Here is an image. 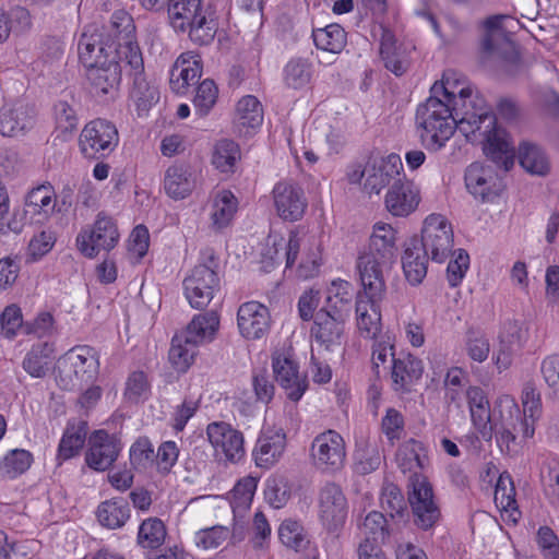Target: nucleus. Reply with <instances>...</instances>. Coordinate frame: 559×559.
I'll use <instances>...</instances> for the list:
<instances>
[{
    "mask_svg": "<svg viewBox=\"0 0 559 559\" xmlns=\"http://www.w3.org/2000/svg\"><path fill=\"white\" fill-rule=\"evenodd\" d=\"M310 457L313 465L323 472L340 471L346 460V447L343 437L332 429L319 433L312 440Z\"/></svg>",
    "mask_w": 559,
    "mask_h": 559,
    "instance_id": "13",
    "label": "nucleus"
},
{
    "mask_svg": "<svg viewBox=\"0 0 559 559\" xmlns=\"http://www.w3.org/2000/svg\"><path fill=\"white\" fill-rule=\"evenodd\" d=\"M258 481L252 476L241 478L233 488L231 504L235 508H248L253 499Z\"/></svg>",
    "mask_w": 559,
    "mask_h": 559,
    "instance_id": "61",
    "label": "nucleus"
},
{
    "mask_svg": "<svg viewBox=\"0 0 559 559\" xmlns=\"http://www.w3.org/2000/svg\"><path fill=\"white\" fill-rule=\"evenodd\" d=\"M396 258V230L385 223L374 224L368 249L357 260L360 283L386 284L385 278Z\"/></svg>",
    "mask_w": 559,
    "mask_h": 559,
    "instance_id": "3",
    "label": "nucleus"
},
{
    "mask_svg": "<svg viewBox=\"0 0 559 559\" xmlns=\"http://www.w3.org/2000/svg\"><path fill=\"white\" fill-rule=\"evenodd\" d=\"M408 503L413 523L421 531H429L441 519V510L435 500L433 489L427 477L415 475L408 484Z\"/></svg>",
    "mask_w": 559,
    "mask_h": 559,
    "instance_id": "8",
    "label": "nucleus"
},
{
    "mask_svg": "<svg viewBox=\"0 0 559 559\" xmlns=\"http://www.w3.org/2000/svg\"><path fill=\"white\" fill-rule=\"evenodd\" d=\"M135 46L122 45L119 53L109 55L95 66L86 69L91 93L102 100H114L118 94L122 80V70L129 64V52L126 50Z\"/></svg>",
    "mask_w": 559,
    "mask_h": 559,
    "instance_id": "5",
    "label": "nucleus"
},
{
    "mask_svg": "<svg viewBox=\"0 0 559 559\" xmlns=\"http://www.w3.org/2000/svg\"><path fill=\"white\" fill-rule=\"evenodd\" d=\"M416 124L420 141L430 152L445 146L455 130L468 142L479 141L486 156L504 171L514 165L515 151L508 134L497 127V118L480 95L468 86L459 88V81L449 73L431 87V96L417 107Z\"/></svg>",
    "mask_w": 559,
    "mask_h": 559,
    "instance_id": "1",
    "label": "nucleus"
},
{
    "mask_svg": "<svg viewBox=\"0 0 559 559\" xmlns=\"http://www.w3.org/2000/svg\"><path fill=\"white\" fill-rule=\"evenodd\" d=\"M278 537L283 545L301 551L310 544L302 525L294 520H285L278 528Z\"/></svg>",
    "mask_w": 559,
    "mask_h": 559,
    "instance_id": "51",
    "label": "nucleus"
},
{
    "mask_svg": "<svg viewBox=\"0 0 559 559\" xmlns=\"http://www.w3.org/2000/svg\"><path fill=\"white\" fill-rule=\"evenodd\" d=\"M381 506L389 512L391 518H403L406 511V503L401 489L394 484H388L383 487L381 493Z\"/></svg>",
    "mask_w": 559,
    "mask_h": 559,
    "instance_id": "56",
    "label": "nucleus"
},
{
    "mask_svg": "<svg viewBox=\"0 0 559 559\" xmlns=\"http://www.w3.org/2000/svg\"><path fill=\"white\" fill-rule=\"evenodd\" d=\"M52 191L51 186H38L28 192L25 199V206L27 207L26 212H31L33 214H48L52 212L53 205L51 204Z\"/></svg>",
    "mask_w": 559,
    "mask_h": 559,
    "instance_id": "55",
    "label": "nucleus"
},
{
    "mask_svg": "<svg viewBox=\"0 0 559 559\" xmlns=\"http://www.w3.org/2000/svg\"><path fill=\"white\" fill-rule=\"evenodd\" d=\"M102 31L105 32L106 38L114 39L116 46L121 47L130 43L132 46H139L133 41L135 26L132 16L126 10H117L112 13L108 26Z\"/></svg>",
    "mask_w": 559,
    "mask_h": 559,
    "instance_id": "36",
    "label": "nucleus"
},
{
    "mask_svg": "<svg viewBox=\"0 0 559 559\" xmlns=\"http://www.w3.org/2000/svg\"><path fill=\"white\" fill-rule=\"evenodd\" d=\"M33 461V454L27 450H10L0 461V479H15L28 471Z\"/></svg>",
    "mask_w": 559,
    "mask_h": 559,
    "instance_id": "41",
    "label": "nucleus"
},
{
    "mask_svg": "<svg viewBox=\"0 0 559 559\" xmlns=\"http://www.w3.org/2000/svg\"><path fill=\"white\" fill-rule=\"evenodd\" d=\"M423 361L409 353L392 354L391 378L393 390L409 391V388L421 378Z\"/></svg>",
    "mask_w": 559,
    "mask_h": 559,
    "instance_id": "26",
    "label": "nucleus"
},
{
    "mask_svg": "<svg viewBox=\"0 0 559 559\" xmlns=\"http://www.w3.org/2000/svg\"><path fill=\"white\" fill-rule=\"evenodd\" d=\"M240 159L239 145L233 140H221L216 143L212 164L222 173H234L237 160Z\"/></svg>",
    "mask_w": 559,
    "mask_h": 559,
    "instance_id": "47",
    "label": "nucleus"
},
{
    "mask_svg": "<svg viewBox=\"0 0 559 559\" xmlns=\"http://www.w3.org/2000/svg\"><path fill=\"white\" fill-rule=\"evenodd\" d=\"M195 187V178L187 164L169 166L164 176V190L174 200H183L191 194Z\"/></svg>",
    "mask_w": 559,
    "mask_h": 559,
    "instance_id": "29",
    "label": "nucleus"
},
{
    "mask_svg": "<svg viewBox=\"0 0 559 559\" xmlns=\"http://www.w3.org/2000/svg\"><path fill=\"white\" fill-rule=\"evenodd\" d=\"M264 496L274 509L283 508L290 498V487L284 477H273L266 480Z\"/></svg>",
    "mask_w": 559,
    "mask_h": 559,
    "instance_id": "53",
    "label": "nucleus"
},
{
    "mask_svg": "<svg viewBox=\"0 0 559 559\" xmlns=\"http://www.w3.org/2000/svg\"><path fill=\"white\" fill-rule=\"evenodd\" d=\"M98 370L97 352L91 346H76L60 361L58 381L63 389L74 390L93 382Z\"/></svg>",
    "mask_w": 559,
    "mask_h": 559,
    "instance_id": "6",
    "label": "nucleus"
},
{
    "mask_svg": "<svg viewBox=\"0 0 559 559\" xmlns=\"http://www.w3.org/2000/svg\"><path fill=\"white\" fill-rule=\"evenodd\" d=\"M166 537V527L158 518L144 520L138 533V543L143 548L156 549L163 545Z\"/></svg>",
    "mask_w": 559,
    "mask_h": 559,
    "instance_id": "49",
    "label": "nucleus"
},
{
    "mask_svg": "<svg viewBox=\"0 0 559 559\" xmlns=\"http://www.w3.org/2000/svg\"><path fill=\"white\" fill-rule=\"evenodd\" d=\"M206 436L217 456L236 463L245 456V440L241 431L225 421H213L206 427Z\"/></svg>",
    "mask_w": 559,
    "mask_h": 559,
    "instance_id": "15",
    "label": "nucleus"
},
{
    "mask_svg": "<svg viewBox=\"0 0 559 559\" xmlns=\"http://www.w3.org/2000/svg\"><path fill=\"white\" fill-rule=\"evenodd\" d=\"M168 22L177 34H187L197 46L213 43L218 29L215 12L203 0H170L167 3Z\"/></svg>",
    "mask_w": 559,
    "mask_h": 559,
    "instance_id": "2",
    "label": "nucleus"
},
{
    "mask_svg": "<svg viewBox=\"0 0 559 559\" xmlns=\"http://www.w3.org/2000/svg\"><path fill=\"white\" fill-rule=\"evenodd\" d=\"M272 367L276 381L292 401H299L308 388L306 377L299 373L298 364L284 353H275Z\"/></svg>",
    "mask_w": 559,
    "mask_h": 559,
    "instance_id": "22",
    "label": "nucleus"
},
{
    "mask_svg": "<svg viewBox=\"0 0 559 559\" xmlns=\"http://www.w3.org/2000/svg\"><path fill=\"white\" fill-rule=\"evenodd\" d=\"M198 348L199 346L188 337L177 333L171 340L168 353L169 362L178 372H187L194 362L199 352Z\"/></svg>",
    "mask_w": 559,
    "mask_h": 559,
    "instance_id": "37",
    "label": "nucleus"
},
{
    "mask_svg": "<svg viewBox=\"0 0 559 559\" xmlns=\"http://www.w3.org/2000/svg\"><path fill=\"white\" fill-rule=\"evenodd\" d=\"M270 322L269 309L258 301L245 302L238 309V329L247 340L263 337L270 329Z\"/></svg>",
    "mask_w": 559,
    "mask_h": 559,
    "instance_id": "24",
    "label": "nucleus"
},
{
    "mask_svg": "<svg viewBox=\"0 0 559 559\" xmlns=\"http://www.w3.org/2000/svg\"><path fill=\"white\" fill-rule=\"evenodd\" d=\"M118 142L116 126L105 119L90 121L80 134V148L86 158L99 159L108 156Z\"/></svg>",
    "mask_w": 559,
    "mask_h": 559,
    "instance_id": "10",
    "label": "nucleus"
},
{
    "mask_svg": "<svg viewBox=\"0 0 559 559\" xmlns=\"http://www.w3.org/2000/svg\"><path fill=\"white\" fill-rule=\"evenodd\" d=\"M380 56L384 67L395 75L400 76L406 72L407 60L396 46L395 35L386 27H381Z\"/></svg>",
    "mask_w": 559,
    "mask_h": 559,
    "instance_id": "35",
    "label": "nucleus"
},
{
    "mask_svg": "<svg viewBox=\"0 0 559 559\" xmlns=\"http://www.w3.org/2000/svg\"><path fill=\"white\" fill-rule=\"evenodd\" d=\"M423 451V443L416 441L414 439L408 440L403 445H401L396 452V463L399 468L403 473H411L408 484L411 483V478L415 475H423L419 473L423 469V457L420 452Z\"/></svg>",
    "mask_w": 559,
    "mask_h": 559,
    "instance_id": "44",
    "label": "nucleus"
},
{
    "mask_svg": "<svg viewBox=\"0 0 559 559\" xmlns=\"http://www.w3.org/2000/svg\"><path fill=\"white\" fill-rule=\"evenodd\" d=\"M469 266V255L466 250L459 249L454 260H451L447 267V277L451 287L461 284Z\"/></svg>",
    "mask_w": 559,
    "mask_h": 559,
    "instance_id": "62",
    "label": "nucleus"
},
{
    "mask_svg": "<svg viewBox=\"0 0 559 559\" xmlns=\"http://www.w3.org/2000/svg\"><path fill=\"white\" fill-rule=\"evenodd\" d=\"M285 447L286 435L282 429L263 431L253 450L255 464L259 467H271L282 456Z\"/></svg>",
    "mask_w": 559,
    "mask_h": 559,
    "instance_id": "27",
    "label": "nucleus"
},
{
    "mask_svg": "<svg viewBox=\"0 0 559 559\" xmlns=\"http://www.w3.org/2000/svg\"><path fill=\"white\" fill-rule=\"evenodd\" d=\"M150 393V383L143 371L132 372L126 382L124 396L128 401L138 403L142 399H146Z\"/></svg>",
    "mask_w": 559,
    "mask_h": 559,
    "instance_id": "60",
    "label": "nucleus"
},
{
    "mask_svg": "<svg viewBox=\"0 0 559 559\" xmlns=\"http://www.w3.org/2000/svg\"><path fill=\"white\" fill-rule=\"evenodd\" d=\"M423 249L432 261L442 263L452 252L453 230L451 224L441 214H431L425 222L419 239Z\"/></svg>",
    "mask_w": 559,
    "mask_h": 559,
    "instance_id": "12",
    "label": "nucleus"
},
{
    "mask_svg": "<svg viewBox=\"0 0 559 559\" xmlns=\"http://www.w3.org/2000/svg\"><path fill=\"white\" fill-rule=\"evenodd\" d=\"M352 289L353 286L347 281L341 278L333 281L323 307L349 316L353 298Z\"/></svg>",
    "mask_w": 559,
    "mask_h": 559,
    "instance_id": "46",
    "label": "nucleus"
},
{
    "mask_svg": "<svg viewBox=\"0 0 559 559\" xmlns=\"http://www.w3.org/2000/svg\"><path fill=\"white\" fill-rule=\"evenodd\" d=\"M465 349L471 359L483 362L490 352L489 341L478 332L468 330L465 340Z\"/></svg>",
    "mask_w": 559,
    "mask_h": 559,
    "instance_id": "59",
    "label": "nucleus"
},
{
    "mask_svg": "<svg viewBox=\"0 0 559 559\" xmlns=\"http://www.w3.org/2000/svg\"><path fill=\"white\" fill-rule=\"evenodd\" d=\"M119 52L120 47L116 46V41L106 38L105 32L95 27L86 28L78 41L79 58L86 69Z\"/></svg>",
    "mask_w": 559,
    "mask_h": 559,
    "instance_id": "18",
    "label": "nucleus"
},
{
    "mask_svg": "<svg viewBox=\"0 0 559 559\" xmlns=\"http://www.w3.org/2000/svg\"><path fill=\"white\" fill-rule=\"evenodd\" d=\"M37 111L25 100L4 104L0 109V133L3 136H23L36 124Z\"/></svg>",
    "mask_w": 559,
    "mask_h": 559,
    "instance_id": "16",
    "label": "nucleus"
},
{
    "mask_svg": "<svg viewBox=\"0 0 559 559\" xmlns=\"http://www.w3.org/2000/svg\"><path fill=\"white\" fill-rule=\"evenodd\" d=\"M219 326V318L215 311L195 314L186 330L180 333L198 346L212 342Z\"/></svg>",
    "mask_w": 559,
    "mask_h": 559,
    "instance_id": "33",
    "label": "nucleus"
},
{
    "mask_svg": "<svg viewBox=\"0 0 559 559\" xmlns=\"http://www.w3.org/2000/svg\"><path fill=\"white\" fill-rule=\"evenodd\" d=\"M503 346L522 348L528 340L527 322L522 319H508L503 322L500 334Z\"/></svg>",
    "mask_w": 559,
    "mask_h": 559,
    "instance_id": "50",
    "label": "nucleus"
},
{
    "mask_svg": "<svg viewBox=\"0 0 559 559\" xmlns=\"http://www.w3.org/2000/svg\"><path fill=\"white\" fill-rule=\"evenodd\" d=\"M537 544L544 559H559V538L549 526H540Z\"/></svg>",
    "mask_w": 559,
    "mask_h": 559,
    "instance_id": "63",
    "label": "nucleus"
},
{
    "mask_svg": "<svg viewBox=\"0 0 559 559\" xmlns=\"http://www.w3.org/2000/svg\"><path fill=\"white\" fill-rule=\"evenodd\" d=\"M429 254L420 246L419 238L412 237L405 243L404 254L402 257V266L406 280L412 285H418L427 274Z\"/></svg>",
    "mask_w": 559,
    "mask_h": 559,
    "instance_id": "28",
    "label": "nucleus"
},
{
    "mask_svg": "<svg viewBox=\"0 0 559 559\" xmlns=\"http://www.w3.org/2000/svg\"><path fill=\"white\" fill-rule=\"evenodd\" d=\"M464 180L468 192L483 202L492 201L504 188L497 173L490 166L480 163H473L466 168Z\"/></svg>",
    "mask_w": 559,
    "mask_h": 559,
    "instance_id": "17",
    "label": "nucleus"
},
{
    "mask_svg": "<svg viewBox=\"0 0 559 559\" xmlns=\"http://www.w3.org/2000/svg\"><path fill=\"white\" fill-rule=\"evenodd\" d=\"M277 215L287 222L299 221L307 209L304 190L293 181H280L272 191Z\"/></svg>",
    "mask_w": 559,
    "mask_h": 559,
    "instance_id": "20",
    "label": "nucleus"
},
{
    "mask_svg": "<svg viewBox=\"0 0 559 559\" xmlns=\"http://www.w3.org/2000/svg\"><path fill=\"white\" fill-rule=\"evenodd\" d=\"M154 461V448L148 438H139L130 448V463L138 469L143 471Z\"/></svg>",
    "mask_w": 559,
    "mask_h": 559,
    "instance_id": "57",
    "label": "nucleus"
},
{
    "mask_svg": "<svg viewBox=\"0 0 559 559\" xmlns=\"http://www.w3.org/2000/svg\"><path fill=\"white\" fill-rule=\"evenodd\" d=\"M311 78V63L306 59H292L284 68V83L289 88H302L310 83Z\"/></svg>",
    "mask_w": 559,
    "mask_h": 559,
    "instance_id": "48",
    "label": "nucleus"
},
{
    "mask_svg": "<svg viewBox=\"0 0 559 559\" xmlns=\"http://www.w3.org/2000/svg\"><path fill=\"white\" fill-rule=\"evenodd\" d=\"M519 162L532 175L545 176L549 171V162L544 151L530 142H522L520 144Z\"/></svg>",
    "mask_w": 559,
    "mask_h": 559,
    "instance_id": "42",
    "label": "nucleus"
},
{
    "mask_svg": "<svg viewBox=\"0 0 559 559\" xmlns=\"http://www.w3.org/2000/svg\"><path fill=\"white\" fill-rule=\"evenodd\" d=\"M55 359L53 346L48 342L37 343L25 355L22 367L33 378H44Z\"/></svg>",
    "mask_w": 559,
    "mask_h": 559,
    "instance_id": "34",
    "label": "nucleus"
},
{
    "mask_svg": "<svg viewBox=\"0 0 559 559\" xmlns=\"http://www.w3.org/2000/svg\"><path fill=\"white\" fill-rule=\"evenodd\" d=\"M348 316L326 309L320 308L316 312L313 325L310 330L311 337L323 346L326 350H332L334 346H340L344 334V324Z\"/></svg>",
    "mask_w": 559,
    "mask_h": 559,
    "instance_id": "19",
    "label": "nucleus"
},
{
    "mask_svg": "<svg viewBox=\"0 0 559 559\" xmlns=\"http://www.w3.org/2000/svg\"><path fill=\"white\" fill-rule=\"evenodd\" d=\"M119 233L114 219L100 212L92 227L83 228L76 236V247L86 258L96 257L100 250L109 251L116 247Z\"/></svg>",
    "mask_w": 559,
    "mask_h": 559,
    "instance_id": "9",
    "label": "nucleus"
},
{
    "mask_svg": "<svg viewBox=\"0 0 559 559\" xmlns=\"http://www.w3.org/2000/svg\"><path fill=\"white\" fill-rule=\"evenodd\" d=\"M229 535L230 530L227 526L214 525L198 531L195 533V544L203 549L217 548L228 539Z\"/></svg>",
    "mask_w": 559,
    "mask_h": 559,
    "instance_id": "58",
    "label": "nucleus"
},
{
    "mask_svg": "<svg viewBox=\"0 0 559 559\" xmlns=\"http://www.w3.org/2000/svg\"><path fill=\"white\" fill-rule=\"evenodd\" d=\"M356 296L357 326L366 338H376L381 331V302L386 295V284L360 283Z\"/></svg>",
    "mask_w": 559,
    "mask_h": 559,
    "instance_id": "7",
    "label": "nucleus"
},
{
    "mask_svg": "<svg viewBox=\"0 0 559 559\" xmlns=\"http://www.w3.org/2000/svg\"><path fill=\"white\" fill-rule=\"evenodd\" d=\"M120 451L121 442L115 435H109L105 430H97L90 438L85 462L91 468L103 472L114 464Z\"/></svg>",
    "mask_w": 559,
    "mask_h": 559,
    "instance_id": "21",
    "label": "nucleus"
},
{
    "mask_svg": "<svg viewBox=\"0 0 559 559\" xmlns=\"http://www.w3.org/2000/svg\"><path fill=\"white\" fill-rule=\"evenodd\" d=\"M312 38L318 49L331 53H340L346 46V33L336 23L313 29Z\"/></svg>",
    "mask_w": 559,
    "mask_h": 559,
    "instance_id": "40",
    "label": "nucleus"
},
{
    "mask_svg": "<svg viewBox=\"0 0 559 559\" xmlns=\"http://www.w3.org/2000/svg\"><path fill=\"white\" fill-rule=\"evenodd\" d=\"M237 205L238 202L233 192L228 190L219 192L213 202L211 214L213 228L216 230L226 228L237 211Z\"/></svg>",
    "mask_w": 559,
    "mask_h": 559,
    "instance_id": "43",
    "label": "nucleus"
},
{
    "mask_svg": "<svg viewBox=\"0 0 559 559\" xmlns=\"http://www.w3.org/2000/svg\"><path fill=\"white\" fill-rule=\"evenodd\" d=\"M129 518V504L121 498L104 501L97 508L98 522L107 528H119Z\"/></svg>",
    "mask_w": 559,
    "mask_h": 559,
    "instance_id": "39",
    "label": "nucleus"
},
{
    "mask_svg": "<svg viewBox=\"0 0 559 559\" xmlns=\"http://www.w3.org/2000/svg\"><path fill=\"white\" fill-rule=\"evenodd\" d=\"M86 435L85 423L69 424L59 442L57 459L67 461L76 456L85 444Z\"/></svg>",
    "mask_w": 559,
    "mask_h": 559,
    "instance_id": "38",
    "label": "nucleus"
},
{
    "mask_svg": "<svg viewBox=\"0 0 559 559\" xmlns=\"http://www.w3.org/2000/svg\"><path fill=\"white\" fill-rule=\"evenodd\" d=\"M403 164L400 155L391 153L385 157H370L360 174L365 177V190L369 193H379L383 188L390 187L401 179Z\"/></svg>",
    "mask_w": 559,
    "mask_h": 559,
    "instance_id": "14",
    "label": "nucleus"
},
{
    "mask_svg": "<svg viewBox=\"0 0 559 559\" xmlns=\"http://www.w3.org/2000/svg\"><path fill=\"white\" fill-rule=\"evenodd\" d=\"M75 102L71 97V102L67 99H60L53 105V118H55V140L61 142L69 141L78 129V115L74 108Z\"/></svg>",
    "mask_w": 559,
    "mask_h": 559,
    "instance_id": "32",
    "label": "nucleus"
},
{
    "mask_svg": "<svg viewBox=\"0 0 559 559\" xmlns=\"http://www.w3.org/2000/svg\"><path fill=\"white\" fill-rule=\"evenodd\" d=\"M236 122L238 126L255 129L263 121V109L259 99L253 95L243 96L236 107Z\"/></svg>",
    "mask_w": 559,
    "mask_h": 559,
    "instance_id": "45",
    "label": "nucleus"
},
{
    "mask_svg": "<svg viewBox=\"0 0 559 559\" xmlns=\"http://www.w3.org/2000/svg\"><path fill=\"white\" fill-rule=\"evenodd\" d=\"M320 516L329 530H335L345 522L347 501L338 485L325 484L319 493Z\"/></svg>",
    "mask_w": 559,
    "mask_h": 559,
    "instance_id": "25",
    "label": "nucleus"
},
{
    "mask_svg": "<svg viewBox=\"0 0 559 559\" xmlns=\"http://www.w3.org/2000/svg\"><path fill=\"white\" fill-rule=\"evenodd\" d=\"M218 88L214 81L206 79L201 82L192 100L195 115L201 118L207 116L216 104Z\"/></svg>",
    "mask_w": 559,
    "mask_h": 559,
    "instance_id": "52",
    "label": "nucleus"
},
{
    "mask_svg": "<svg viewBox=\"0 0 559 559\" xmlns=\"http://www.w3.org/2000/svg\"><path fill=\"white\" fill-rule=\"evenodd\" d=\"M495 502L504 511H516L515 488L508 473L499 476L495 489Z\"/></svg>",
    "mask_w": 559,
    "mask_h": 559,
    "instance_id": "54",
    "label": "nucleus"
},
{
    "mask_svg": "<svg viewBox=\"0 0 559 559\" xmlns=\"http://www.w3.org/2000/svg\"><path fill=\"white\" fill-rule=\"evenodd\" d=\"M56 238L49 230H43L32 237L27 252L32 261H37L47 254L53 247Z\"/></svg>",
    "mask_w": 559,
    "mask_h": 559,
    "instance_id": "64",
    "label": "nucleus"
},
{
    "mask_svg": "<svg viewBox=\"0 0 559 559\" xmlns=\"http://www.w3.org/2000/svg\"><path fill=\"white\" fill-rule=\"evenodd\" d=\"M202 74V63L200 59L185 58L181 55L175 62L171 71L169 85L176 94H186L190 85L195 84Z\"/></svg>",
    "mask_w": 559,
    "mask_h": 559,
    "instance_id": "31",
    "label": "nucleus"
},
{
    "mask_svg": "<svg viewBox=\"0 0 559 559\" xmlns=\"http://www.w3.org/2000/svg\"><path fill=\"white\" fill-rule=\"evenodd\" d=\"M420 202L418 187L405 176L395 180L389 188L384 204L385 209L397 217H405L412 214Z\"/></svg>",
    "mask_w": 559,
    "mask_h": 559,
    "instance_id": "23",
    "label": "nucleus"
},
{
    "mask_svg": "<svg viewBox=\"0 0 559 559\" xmlns=\"http://www.w3.org/2000/svg\"><path fill=\"white\" fill-rule=\"evenodd\" d=\"M471 417L474 426L485 440H490L493 433L489 401L479 386H471L466 391Z\"/></svg>",
    "mask_w": 559,
    "mask_h": 559,
    "instance_id": "30",
    "label": "nucleus"
},
{
    "mask_svg": "<svg viewBox=\"0 0 559 559\" xmlns=\"http://www.w3.org/2000/svg\"><path fill=\"white\" fill-rule=\"evenodd\" d=\"M219 262L212 249L204 253V262L197 264L183 280V293L194 309H204L221 288Z\"/></svg>",
    "mask_w": 559,
    "mask_h": 559,
    "instance_id": "4",
    "label": "nucleus"
},
{
    "mask_svg": "<svg viewBox=\"0 0 559 559\" xmlns=\"http://www.w3.org/2000/svg\"><path fill=\"white\" fill-rule=\"evenodd\" d=\"M129 75L132 79L129 97L133 102L138 115L147 112L159 99L158 88L147 81L140 47L129 48Z\"/></svg>",
    "mask_w": 559,
    "mask_h": 559,
    "instance_id": "11",
    "label": "nucleus"
}]
</instances>
